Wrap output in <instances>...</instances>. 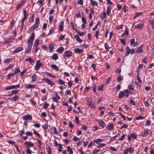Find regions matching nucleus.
Masks as SVG:
<instances>
[{"label": "nucleus", "mask_w": 154, "mask_h": 154, "mask_svg": "<svg viewBox=\"0 0 154 154\" xmlns=\"http://www.w3.org/2000/svg\"><path fill=\"white\" fill-rule=\"evenodd\" d=\"M35 34L32 33L27 41L28 45L26 49V53H27L30 52L32 46V42L34 38Z\"/></svg>", "instance_id": "obj_1"}, {"label": "nucleus", "mask_w": 154, "mask_h": 154, "mask_svg": "<svg viewBox=\"0 0 154 154\" xmlns=\"http://www.w3.org/2000/svg\"><path fill=\"white\" fill-rule=\"evenodd\" d=\"M42 80L46 83H48V84L51 86L54 85V82L47 78H44Z\"/></svg>", "instance_id": "obj_2"}, {"label": "nucleus", "mask_w": 154, "mask_h": 154, "mask_svg": "<svg viewBox=\"0 0 154 154\" xmlns=\"http://www.w3.org/2000/svg\"><path fill=\"white\" fill-rule=\"evenodd\" d=\"M134 149L132 147H129L128 148L126 149L125 150L124 154H127L128 153V152H129L130 153H132L134 152Z\"/></svg>", "instance_id": "obj_3"}, {"label": "nucleus", "mask_w": 154, "mask_h": 154, "mask_svg": "<svg viewBox=\"0 0 154 154\" xmlns=\"http://www.w3.org/2000/svg\"><path fill=\"white\" fill-rule=\"evenodd\" d=\"M72 52L71 51H66L64 53L63 55L64 57H69L72 55Z\"/></svg>", "instance_id": "obj_4"}, {"label": "nucleus", "mask_w": 154, "mask_h": 154, "mask_svg": "<svg viewBox=\"0 0 154 154\" xmlns=\"http://www.w3.org/2000/svg\"><path fill=\"white\" fill-rule=\"evenodd\" d=\"M23 119L25 120H31L32 119V116L29 114H27L23 116Z\"/></svg>", "instance_id": "obj_5"}, {"label": "nucleus", "mask_w": 154, "mask_h": 154, "mask_svg": "<svg viewBox=\"0 0 154 154\" xmlns=\"http://www.w3.org/2000/svg\"><path fill=\"white\" fill-rule=\"evenodd\" d=\"M20 85H12L11 86H8L6 88V90H10L12 89H16L17 88H18L20 87Z\"/></svg>", "instance_id": "obj_6"}, {"label": "nucleus", "mask_w": 154, "mask_h": 154, "mask_svg": "<svg viewBox=\"0 0 154 154\" xmlns=\"http://www.w3.org/2000/svg\"><path fill=\"white\" fill-rule=\"evenodd\" d=\"M42 66V64L41 63L39 60H38L35 66V69L36 70H38L40 67Z\"/></svg>", "instance_id": "obj_7"}, {"label": "nucleus", "mask_w": 154, "mask_h": 154, "mask_svg": "<svg viewBox=\"0 0 154 154\" xmlns=\"http://www.w3.org/2000/svg\"><path fill=\"white\" fill-rule=\"evenodd\" d=\"M24 144L26 145L27 147H32L34 145L33 143L30 141L26 142L24 143Z\"/></svg>", "instance_id": "obj_8"}, {"label": "nucleus", "mask_w": 154, "mask_h": 154, "mask_svg": "<svg viewBox=\"0 0 154 154\" xmlns=\"http://www.w3.org/2000/svg\"><path fill=\"white\" fill-rule=\"evenodd\" d=\"M143 46L140 45L136 50V52L137 53H140L143 52Z\"/></svg>", "instance_id": "obj_9"}, {"label": "nucleus", "mask_w": 154, "mask_h": 154, "mask_svg": "<svg viewBox=\"0 0 154 154\" xmlns=\"http://www.w3.org/2000/svg\"><path fill=\"white\" fill-rule=\"evenodd\" d=\"M98 124L99 125L101 126L102 127H104L106 125V124L102 120H99Z\"/></svg>", "instance_id": "obj_10"}, {"label": "nucleus", "mask_w": 154, "mask_h": 154, "mask_svg": "<svg viewBox=\"0 0 154 154\" xmlns=\"http://www.w3.org/2000/svg\"><path fill=\"white\" fill-rule=\"evenodd\" d=\"M113 126L112 123H110L108 125L106 126L107 129L111 131L113 129Z\"/></svg>", "instance_id": "obj_11"}, {"label": "nucleus", "mask_w": 154, "mask_h": 154, "mask_svg": "<svg viewBox=\"0 0 154 154\" xmlns=\"http://www.w3.org/2000/svg\"><path fill=\"white\" fill-rule=\"evenodd\" d=\"M23 48L22 47H18L15 49L13 51V53H15L22 51Z\"/></svg>", "instance_id": "obj_12"}, {"label": "nucleus", "mask_w": 154, "mask_h": 154, "mask_svg": "<svg viewBox=\"0 0 154 154\" xmlns=\"http://www.w3.org/2000/svg\"><path fill=\"white\" fill-rule=\"evenodd\" d=\"M126 53L125 54V56H127L129 54L131 53V49L129 47H127L126 48Z\"/></svg>", "instance_id": "obj_13"}, {"label": "nucleus", "mask_w": 154, "mask_h": 154, "mask_svg": "<svg viewBox=\"0 0 154 154\" xmlns=\"http://www.w3.org/2000/svg\"><path fill=\"white\" fill-rule=\"evenodd\" d=\"M18 97V96L16 95L15 96L13 97L9 98L8 99L11 101H16Z\"/></svg>", "instance_id": "obj_14"}, {"label": "nucleus", "mask_w": 154, "mask_h": 154, "mask_svg": "<svg viewBox=\"0 0 154 154\" xmlns=\"http://www.w3.org/2000/svg\"><path fill=\"white\" fill-rule=\"evenodd\" d=\"M143 27V24L142 23L139 24L137 25H135L134 28H138L139 29H142Z\"/></svg>", "instance_id": "obj_15"}, {"label": "nucleus", "mask_w": 154, "mask_h": 154, "mask_svg": "<svg viewBox=\"0 0 154 154\" xmlns=\"http://www.w3.org/2000/svg\"><path fill=\"white\" fill-rule=\"evenodd\" d=\"M54 44L52 43H51L49 44V49L51 52L52 51L53 49L54 48Z\"/></svg>", "instance_id": "obj_16"}, {"label": "nucleus", "mask_w": 154, "mask_h": 154, "mask_svg": "<svg viewBox=\"0 0 154 154\" xmlns=\"http://www.w3.org/2000/svg\"><path fill=\"white\" fill-rule=\"evenodd\" d=\"M139 70H137V75L136 78L137 80L139 81V82L140 83H142V81L140 79L139 76Z\"/></svg>", "instance_id": "obj_17"}, {"label": "nucleus", "mask_w": 154, "mask_h": 154, "mask_svg": "<svg viewBox=\"0 0 154 154\" xmlns=\"http://www.w3.org/2000/svg\"><path fill=\"white\" fill-rule=\"evenodd\" d=\"M76 40L79 43H81L82 41V40L80 38L79 36L78 35H75L74 36Z\"/></svg>", "instance_id": "obj_18"}, {"label": "nucleus", "mask_w": 154, "mask_h": 154, "mask_svg": "<svg viewBox=\"0 0 154 154\" xmlns=\"http://www.w3.org/2000/svg\"><path fill=\"white\" fill-rule=\"evenodd\" d=\"M24 2L22 1L20 3L18 4L16 7V9H19L21 7H22L23 5L24 4Z\"/></svg>", "instance_id": "obj_19"}, {"label": "nucleus", "mask_w": 154, "mask_h": 154, "mask_svg": "<svg viewBox=\"0 0 154 154\" xmlns=\"http://www.w3.org/2000/svg\"><path fill=\"white\" fill-rule=\"evenodd\" d=\"M91 5L92 6L94 7V6L97 7V2L95 1H94L93 0H91Z\"/></svg>", "instance_id": "obj_20"}, {"label": "nucleus", "mask_w": 154, "mask_h": 154, "mask_svg": "<svg viewBox=\"0 0 154 154\" xmlns=\"http://www.w3.org/2000/svg\"><path fill=\"white\" fill-rule=\"evenodd\" d=\"M75 51L76 53H80L83 52V50L79 48H77L75 50Z\"/></svg>", "instance_id": "obj_21"}, {"label": "nucleus", "mask_w": 154, "mask_h": 154, "mask_svg": "<svg viewBox=\"0 0 154 154\" xmlns=\"http://www.w3.org/2000/svg\"><path fill=\"white\" fill-rule=\"evenodd\" d=\"M63 21H61L60 25L59 26V29L60 31H63Z\"/></svg>", "instance_id": "obj_22"}, {"label": "nucleus", "mask_w": 154, "mask_h": 154, "mask_svg": "<svg viewBox=\"0 0 154 154\" xmlns=\"http://www.w3.org/2000/svg\"><path fill=\"white\" fill-rule=\"evenodd\" d=\"M67 151L69 152V154H73V150L72 148H70L69 146L67 147Z\"/></svg>", "instance_id": "obj_23"}, {"label": "nucleus", "mask_w": 154, "mask_h": 154, "mask_svg": "<svg viewBox=\"0 0 154 154\" xmlns=\"http://www.w3.org/2000/svg\"><path fill=\"white\" fill-rule=\"evenodd\" d=\"M87 102L88 105H92V101L91 99L90 98H88L87 99Z\"/></svg>", "instance_id": "obj_24"}, {"label": "nucleus", "mask_w": 154, "mask_h": 154, "mask_svg": "<svg viewBox=\"0 0 154 154\" xmlns=\"http://www.w3.org/2000/svg\"><path fill=\"white\" fill-rule=\"evenodd\" d=\"M106 14L105 12H104L101 14L100 17L102 19H103L106 17Z\"/></svg>", "instance_id": "obj_25"}, {"label": "nucleus", "mask_w": 154, "mask_h": 154, "mask_svg": "<svg viewBox=\"0 0 154 154\" xmlns=\"http://www.w3.org/2000/svg\"><path fill=\"white\" fill-rule=\"evenodd\" d=\"M123 92H124L125 96L126 97H128V94L129 93V91L128 90H125L123 91Z\"/></svg>", "instance_id": "obj_26"}, {"label": "nucleus", "mask_w": 154, "mask_h": 154, "mask_svg": "<svg viewBox=\"0 0 154 154\" xmlns=\"http://www.w3.org/2000/svg\"><path fill=\"white\" fill-rule=\"evenodd\" d=\"M51 68L54 69V70H55L56 71H58L59 70L57 66L54 64H53L51 66Z\"/></svg>", "instance_id": "obj_27"}, {"label": "nucleus", "mask_w": 154, "mask_h": 154, "mask_svg": "<svg viewBox=\"0 0 154 154\" xmlns=\"http://www.w3.org/2000/svg\"><path fill=\"white\" fill-rule=\"evenodd\" d=\"M124 95L123 91L120 92L119 93V98L120 99L122 98Z\"/></svg>", "instance_id": "obj_28"}, {"label": "nucleus", "mask_w": 154, "mask_h": 154, "mask_svg": "<svg viewBox=\"0 0 154 154\" xmlns=\"http://www.w3.org/2000/svg\"><path fill=\"white\" fill-rule=\"evenodd\" d=\"M123 78V76H122L121 75H119L117 79V81L118 82L121 81Z\"/></svg>", "instance_id": "obj_29"}, {"label": "nucleus", "mask_w": 154, "mask_h": 154, "mask_svg": "<svg viewBox=\"0 0 154 154\" xmlns=\"http://www.w3.org/2000/svg\"><path fill=\"white\" fill-rule=\"evenodd\" d=\"M37 78V75L35 74H34L32 76V81H36Z\"/></svg>", "instance_id": "obj_30"}, {"label": "nucleus", "mask_w": 154, "mask_h": 154, "mask_svg": "<svg viewBox=\"0 0 154 154\" xmlns=\"http://www.w3.org/2000/svg\"><path fill=\"white\" fill-rule=\"evenodd\" d=\"M54 18V16L51 15L49 17V23H51L53 20Z\"/></svg>", "instance_id": "obj_31"}, {"label": "nucleus", "mask_w": 154, "mask_h": 154, "mask_svg": "<svg viewBox=\"0 0 154 154\" xmlns=\"http://www.w3.org/2000/svg\"><path fill=\"white\" fill-rule=\"evenodd\" d=\"M39 42V41L38 39H36L34 43V46H38V45Z\"/></svg>", "instance_id": "obj_32"}, {"label": "nucleus", "mask_w": 154, "mask_h": 154, "mask_svg": "<svg viewBox=\"0 0 154 154\" xmlns=\"http://www.w3.org/2000/svg\"><path fill=\"white\" fill-rule=\"evenodd\" d=\"M64 50V48L63 47H60L57 49V51L58 52L62 53Z\"/></svg>", "instance_id": "obj_33"}, {"label": "nucleus", "mask_w": 154, "mask_h": 154, "mask_svg": "<svg viewBox=\"0 0 154 154\" xmlns=\"http://www.w3.org/2000/svg\"><path fill=\"white\" fill-rule=\"evenodd\" d=\"M35 86V85H32L31 84H28L27 85V88H34Z\"/></svg>", "instance_id": "obj_34"}, {"label": "nucleus", "mask_w": 154, "mask_h": 154, "mask_svg": "<svg viewBox=\"0 0 154 154\" xmlns=\"http://www.w3.org/2000/svg\"><path fill=\"white\" fill-rule=\"evenodd\" d=\"M145 118V117L142 116H137L136 117V120H140V119H143Z\"/></svg>", "instance_id": "obj_35"}, {"label": "nucleus", "mask_w": 154, "mask_h": 154, "mask_svg": "<svg viewBox=\"0 0 154 154\" xmlns=\"http://www.w3.org/2000/svg\"><path fill=\"white\" fill-rule=\"evenodd\" d=\"M39 23V19L38 17H37L35 23L34 25H37L38 26V24Z\"/></svg>", "instance_id": "obj_36"}, {"label": "nucleus", "mask_w": 154, "mask_h": 154, "mask_svg": "<svg viewBox=\"0 0 154 154\" xmlns=\"http://www.w3.org/2000/svg\"><path fill=\"white\" fill-rule=\"evenodd\" d=\"M14 74L13 73H10L7 75V78L8 79H9L11 78L14 75Z\"/></svg>", "instance_id": "obj_37"}, {"label": "nucleus", "mask_w": 154, "mask_h": 154, "mask_svg": "<svg viewBox=\"0 0 154 154\" xmlns=\"http://www.w3.org/2000/svg\"><path fill=\"white\" fill-rule=\"evenodd\" d=\"M12 60V59H7L5 60H4V63H7L8 62H10Z\"/></svg>", "instance_id": "obj_38"}, {"label": "nucleus", "mask_w": 154, "mask_h": 154, "mask_svg": "<svg viewBox=\"0 0 154 154\" xmlns=\"http://www.w3.org/2000/svg\"><path fill=\"white\" fill-rule=\"evenodd\" d=\"M52 58L54 60H57V59H58V57L57 54H54L52 56Z\"/></svg>", "instance_id": "obj_39"}, {"label": "nucleus", "mask_w": 154, "mask_h": 154, "mask_svg": "<svg viewBox=\"0 0 154 154\" xmlns=\"http://www.w3.org/2000/svg\"><path fill=\"white\" fill-rule=\"evenodd\" d=\"M42 128L44 130H46L48 128V124L45 123L44 125L42 126Z\"/></svg>", "instance_id": "obj_40"}, {"label": "nucleus", "mask_w": 154, "mask_h": 154, "mask_svg": "<svg viewBox=\"0 0 154 154\" xmlns=\"http://www.w3.org/2000/svg\"><path fill=\"white\" fill-rule=\"evenodd\" d=\"M142 14V13H135V16H134V18L136 19L137 17L139 16L140 15Z\"/></svg>", "instance_id": "obj_41"}, {"label": "nucleus", "mask_w": 154, "mask_h": 154, "mask_svg": "<svg viewBox=\"0 0 154 154\" xmlns=\"http://www.w3.org/2000/svg\"><path fill=\"white\" fill-rule=\"evenodd\" d=\"M46 149L48 153L49 154L51 153V149L49 146L47 147Z\"/></svg>", "instance_id": "obj_42"}, {"label": "nucleus", "mask_w": 154, "mask_h": 154, "mask_svg": "<svg viewBox=\"0 0 154 154\" xmlns=\"http://www.w3.org/2000/svg\"><path fill=\"white\" fill-rule=\"evenodd\" d=\"M111 9L109 8V7L107 8V10H106V13H107V15H109V14H110V13L111 12Z\"/></svg>", "instance_id": "obj_43"}, {"label": "nucleus", "mask_w": 154, "mask_h": 154, "mask_svg": "<svg viewBox=\"0 0 154 154\" xmlns=\"http://www.w3.org/2000/svg\"><path fill=\"white\" fill-rule=\"evenodd\" d=\"M77 33L80 36H82L84 35V33L83 32H82L79 31H76Z\"/></svg>", "instance_id": "obj_44"}, {"label": "nucleus", "mask_w": 154, "mask_h": 154, "mask_svg": "<svg viewBox=\"0 0 154 154\" xmlns=\"http://www.w3.org/2000/svg\"><path fill=\"white\" fill-rule=\"evenodd\" d=\"M23 15L24 17V18H26L28 16V14L26 13V10H24L23 11Z\"/></svg>", "instance_id": "obj_45"}, {"label": "nucleus", "mask_w": 154, "mask_h": 154, "mask_svg": "<svg viewBox=\"0 0 154 154\" xmlns=\"http://www.w3.org/2000/svg\"><path fill=\"white\" fill-rule=\"evenodd\" d=\"M125 136V134H123L119 138V140L120 141L122 140L123 139H124Z\"/></svg>", "instance_id": "obj_46"}, {"label": "nucleus", "mask_w": 154, "mask_h": 154, "mask_svg": "<svg viewBox=\"0 0 154 154\" xmlns=\"http://www.w3.org/2000/svg\"><path fill=\"white\" fill-rule=\"evenodd\" d=\"M59 83L61 84L64 85V82L60 79H59L58 80Z\"/></svg>", "instance_id": "obj_47"}, {"label": "nucleus", "mask_w": 154, "mask_h": 154, "mask_svg": "<svg viewBox=\"0 0 154 154\" xmlns=\"http://www.w3.org/2000/svg\"><path fill=\"white\" fill-rule=\"evenodd\" d=\"M46 74L48 76H50L51 77H52V78H55V76H54L53 75L51 74V73H49L47 72L46 73Z\"/></svg>", "instance_id": "obj_48"}, {"label": "nucleus", "mask_w": 154, "mask_h": 154, "mask_svg": "<svg viewBox=\"0 0 154 154\" xmlns=\"http://www.w3.org/2000/svg\"><path fill=\"white\" fill-rule=\"evenodd\" d=\"M102 140L100 139H97L95 140L94 142L96 143H98L99 142H101Z\"/></svg>", "instance_id": "obj_49"}, {"label": "nucleus", "mask_w": 154, "mask_h": 154, "mask_svg": "<svg viewBox=\"0 0 154 154\" xmlns=\"http://www.w3.org/2000/svg\"><path fill=\"white\" fill-rule=\"evenodd\" d=\"M52 128H53L54 130V134H57V131L56 128L55 127H52Z\"/></svg>", "instance_id": "obj_50"}, {"label": "nucleus", "mask_w": 154, "mask_h": 154, "mask_svg": "<svg viewBox=\"0 0 154 154\" xmlns=\"http://www.w3.org/2000/svg\"><path fill=\"white\" fill-rule=\"evenodd\" d=\"M25 60L26 61H28L31 63H33L34 62L33 59L30 58L26 59Z\"/></svg>", "instance_id": "obj_51"}, {"label": "nucleus", "mask_w": 154, "mask_h": 154, "mask_svg": "<svg viewBox=\"0 0 154 154\" xmlns=\"http://www.w3.org/2000/svg\"><path fill=\"white\" fill-rule=\"evenodd\" d=\"M20 71L19 68H17L15 70V72L14 74H16L17 73H18L20 72Z\"/></svg>", "instance_id": "obj_52"}, {"label": "nucleus", "mask_w": 154, "mask_h": 154, "mask_svg": "<svg viewBox=\"0 0 154 154\" xmlns=\"http://www.w3.org/2000/svg\"><path fill=\"white\" fill-rule=\"evenodd\" d=\"M104 46L106 49L107 50H108L109 49V47L108 46V44L106 43H105L104 44Z\"/></svg>", "instance_id": "obj_53"}, {"label": "nucleus", "mask_w": 154, "mask_h": 154, "mask_svg": "<svg viewBox=\"0 0 154 154\" xmlns=\"http://www.w3.org/2000/svg\"><path fill=\"white\" fill-rule=\"evenodd\" d=\"M18 92V90H14L12 91L11 93V95L16 94Z\"/></svg>", "instance_id": "obj_54"}, {"label": "nucleus", "mask_w": 154, "mask_h": 154, "mask_svg": "<svg viewBox=\"0 0 154 154\" xmlns=\"http://www.w3.org/2000/svg\"><path fill=\"white\" fill-rule=\"evenodd\" d=\"M131 137L134 139H136L137 137L135 135L134 133H132L131 134Z\"/></svg>", "instance_id": "obj_55"}, {"label": "nucleus", "mask_w": 154, "mask_h": 154, "mask_svg": "<svg viewBox=\"0 0 154 154\" xmlns=\"http://www.w3.org/2000/svg\"><path fill=\"white\" fill-rule=\"evenodd\" d=\"M103 85H102L101 86H99L98 88V90L100 91H102L103 90Z\"/></svg>", "instance_id": "obj_56"}, {"label": "nucleus", "mask_w": 154, "mask_h": 154, "mask_svg": "<svg viewBox=\"0 0 154 154\" xmlns=\"http://www.w3.org/2000/svg\"><path fill=\"white\" fill-rule=\"evenodd\" d=\"M78 3L80 5H82L83 4V0H79Z\"/></svg>", "instance_id": "obj_57"}, {"label": "nucleus", "mask_w": 154, "mask_h": 154, "mask_svg": "<svg viewBox=\"0 0 154 154\" xmlns=\"http://www.w3.org/2000/svg\"><path fill=\"white\" fill-rule=\"evenodd\" d=\"M120 42L123 44H125V39H120Z\"/></svg>", "instance_id": "obj_58"}, {"label": "nucleus", "mask_w": 154, "mask_h": 154, "mask_svg": "<svg viewBox=\"0 0 154 154\" xmlns=\"http://www.w3.org/2000/svg\"><path fill=\"white\" fill-rule=\"evenodd\" d=\"M127 125L126 124H124L120 128V129H122L123 128H127Z\"/></svg>", "instance_id": "obj_59"}, {"label": "nucleus", "mask_w": 154, "mask_h": 154, "mask_svg": "<svg viewBox=\"0 0 154 154\" xmlns=\"http://www.w3.org/2000/svg\"><path fill=\"white\" fill-rule=\"evenodd\" d=\"M75 122L78 125L79 124V119L77 116H75Z\"/></svg>", "instance_id": "obj_60"}, {"label": "nucleus", "mask_w": 154, "mask_h": 154, "mask_svg": "<svg viewBox=\"0 0 154 154\" xmlns=\"http://www.w3.org/2000/svg\"><path fill=\"white\" fill-rule=\"evenodd\" d=\"M100 151V150L99 149H94V150H93V154L96 153Z\"/></svg>", "instance_id": "obj_61"}, {"label": "nucleus", "mask_w": 154, "mask_h": 154, "mask_svg": "<svg viewBox=\"0 0 154 154\" xmlns=\"http://www.w3.org/2000/svg\"><path fill=\"white\" fill-rule=\"evenodd\" d=\"M33 125L36 128H38L40 126V125L39 123H35Z\"/></svg>", "instance_id": "obj_62"}, {"label": "nucleus", "mask_w": 154, "mask_h": 154, "mask_svg": "<svg viewBox=\"0 0 154 154\" xmlns=\"http://www.w3.org/2000/svg\"><path fill=\"white\" fill-rule=\"evenodd\" d=\"M144 133H145L147 136L149 134V131L148 130H144Z\"/></svg>", "instance_id": "obj_63"}, {"label": "nucleus", "mask_w": 154, "mask_h": 154, "mask_svg": "<svg viewBox=\"0 0 154 154\" xmlns=\"http://www.w3.org/2000/svg\"><path fill=\"white\" fill-rule=\"evenodd\" d=\"M73 140L75 141H77L79 140H80V139L77 137H75L73 138Z\"/></svg>", "instance_id": "obj_64"}]
</instances>
